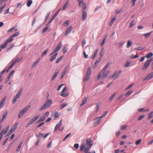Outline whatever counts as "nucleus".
Segmentation results:
<instances>
[{"label":"nucleus","instance_id":"1","mask_svg":"<svg viewBox=\"0 0 153 153\" xmlns=\"http://www.w3.org/2000/svg\"><path fill=\"white\" fill-rule=\"evenodd\" d=\"M93 145V142L91 139H88L87 140V142L86 143H82L80 146V151H83L85 153H91L88 151L89 149L91 148Z\"/></svg>","mask_w":153,"mask_h":153},{"label":"nucleus","instance_id":"2","mask_svg":"<svg viewBox=\"0 0 153 153\" xmlns=\"http://www.w3.org/2000/svg\"><path fill=\"white\" fill-rule=\"evenodd\" d=\"M52 104V101L51 100H48L45 102L43 105L40 108L39 110L42 111L45 108H49Z\"/></svg>","mask_w":153,"mask_h":153},{"label":"nucleus","instance_id":"3","mask_svg":"<svg viewBox=\"0 0 153 153\" xmlns=\"http://www.w3.org/2000/svg\"><path fill=\"white\" fill-rule=\"evenodd\" d=\"M22 88L20 89L18 93L14 97L12 100L13 103L14 104L16 101L17 99L22 94Z\"/></svg>","mask_w":153,"mask_h":153},{"label":"nucleus","instance_id":"4","mask_svg":"<svg viewBox=\"0 0 153 153\" xmlns=\"http://www.w3.org/2000/svg\"><path fill=\"white\" fill-rule=\"evenodd\" d=\"M39 115L35 116L33 118L28 122L27 124L26 127L27 128L30 125L36 121L39 118Z\"/></svg>","mask_w":153,"mask_h":153},{"label":"nucleus","instance_id":"5","mask_svg":"<svg viewBox=\"0 0 153 153\" xmlns=\"http://www.w3.org/2000/svg\"><path fill=\"white\" fill-rule=\"evenodd\" d=\"M121 70H117L115 71L111 77V79H115L117 78L122 72Z\"/></svg>","mask_w":153,"mask_h":153},{"label":"nucleus","instance_id":"6","mask_svg":"<svg viewBox=\"0 0 153 153\" xmlns=\"http://www.w3.org/2000/svg\"><path fill=\"white\" fill-rule=\"evenodd\" d=\"M62 46V42H60L58 44L57 47L55 48L54 50L51 53L50 56L54 54L55 53H57V52L59 51Z\"/></svg>","mask_w":153,"mask_h":153},{"label":"nucleus","instance_id":"7","mask_svg":"<svg viewBox=\"0 0 153 153\" xmlns=\"http://www.w3.org/2000/svg\"><path fill=\"white\" fill-rule=\"evenodd\" d=\"M62 46V42H60L58 44L57 47L55 48L54 50L51 53L50 56L54 54L55 53H57V52L59 51Z\"/></svg>","mask_w":153,"mask_h":153},{"label":"nucleus","instance_id":"8","mask_svg":"<svg viewBox=\"0 0 153 153\" xmlns=\"http://www.w3.org/2000/svg\"><path fill=\"white\" fill-rule=\"evenodd\" d=\"M86 9V7L84 5V7H83L82 10V20L83 21H85L86 19L87 16V13L85 11Z\"/></svg>","mask_w":153,"mask_h":153},{"label":"nucleus","instance_id":"9","mask_svg":"<svg viewBox=\"0 0 153 153\" xmlns=\"http://www.w3.org/2000/svg\"><path fill=\"white\" fill-rule=\"evenodd\" d=\"M153 60L152 58L148 60L144 64L142 69L143 70H146L149 66L150 63Z\"/></svg>","mask_w":153,"mask_h":153},{"label":"nucleus","instance_id":"10","mask_svg":"<svg viewBox=\"0 0 153 153\" xmlns=\"http://www.w3.org/2000/svg\"><path fill=\"white\" fill-rule=\"evenodd\" d=\"M101 72H102V75H101V78L102 79H105L106 78L109 73V71H102Z\"/></svg>","mask_w":153,"mask_h":153},{"label":"nucleus","instance_id":"11","mask_svg":"<svg viewBox=\"0 0 153 153\" xmlns=\"http://www.w3.org/2000/svg\"><path fill=\"white\" fill-rule=\"evenodd\" d=\"M66 90V87H65L62 91L60 95L61 96L63 97H65L68 96V93L67 92H65V91Z\"/></svg>","mask_w":153,"mask_h":153},{"label":"nucleus","instance_id":"12","mask_svg":"<svg viewBox=\"0 0 153 153\" xmlns=\"http://www.w3.org/2000/svg\"><path fill=\"white\" fill-rule=\"evenodd\" d=\"M72 30V26H70L66 29V32L65 33V36H68L71 32Z\"/></svg>","mask_w":153,"mask_h":153},{"label":"nucleus","instance_id":"13","mask_svg":"<svg viewBox=\"0 0 153 153\" xmlns=\"http://www.w3.org/2000/svg\"><path fill=\"white\" fill-rule=\"evenodd\" d=\"M102 118L101 117H97L94 120V125L95 126L98 125L100 122Z\"/></svg>","mask_w":153,"mask_h":153},{"label":"nucleus","instance_id":"14","mask_svg":"<svg viewBox=\"0 0 153 153\" xmlns=\"http://www.w3.org/2000/svg\"><path fill=\"white\" fill-rule=\"evenodd\" d=\"M18 125V123H16L15 124L13 125V126L11 127L10 130L11 131H12L13 133L17 128Z\"/></svg>","mask_w":153,"mask_h":153},{"label":"nucleus","instance_id":"15","mask_svg":"<svg viewBox=\"0 0 153 153\" xmlns=\"http://www.w3.org/2000/svg\"><path fill=\"white\" fill-rule=\"evenodd\" d=\"M62 120H61L60 121L56 124V126L55 127V129L54 130V132H55L61 126L62 124Z\"/></svg>","mask_w":153,"mask_h":153},{"label":"nucleus","instance_id":"16","mask_svg":"<svg viewBox=\"0 0 153 153\" xmlns=\"http://www.w3.org/2000/svg\"><path fill=\"white\" fill-rule=\"evenodd\" d=\"M153 77V72L150 73L145 79V80H148Z\"/></svg>","mask_w":153,"mask_h":153},{"label":"nucleus","instance_id":"17","mask_svg":"<svg viewBox=\"0 0 153 153\" xmlns=\"http://www.w3.org/2000/svg\"><path fill=\"white\" fill-rule=\"evenodd\" d=\"M40 60V58H38L37 59V60L36 61H35L34 62V63L32 65V68H33L35 67L36 66V65L39 62Z\"/></svg>","mask_w":153,"mask_h":153},{"label":"nucleus","instance_id":"18","mask_svg":"<svg viewBox=\"0 0 153 153\" xmlns=\"http://www.w3.org/2000/svg\"><path fill=\"white\" fill-rule=\"evenodd\" d=\"M58 55V53H56L52 56L50 59V61L51 62L55 59Z\"/></svg>","mask_w":153,"mask_h":153},{"label":"nucleus","instance_id":"19","mask_svg":"<svg viewBox=\"0 0 153 153\" xmlns=\"http://www.w3.org/2000/svg\"><path fill=\"white\" fill-rule=\"evenodd\" d=\"M59 72V71H58L57 72H55L54 73V75L51 78V81H53L56 78V77L57 75L58 74Z\"/></svg>","mask_w":153,"mask_h":153},{"label":"nucleus","instance_id":"20","mask_svg":"<svg viewBox=\"0 0 153 153\" xmlns=\"http://www.w3.org/2000/svg\"><path fill=\"white\" fill-rule=\"evenodd\" d=\"M68 48L66 45H64L63 47V53L65 54L68 51Z\"/></svg>","mask_w":153,"mask_h":153},{"label":"nucleus","instance_id":"21","mask_svg":"<svg viewBox=\"0 0 153 153\" xmlns=\"http://www.w3.org/2000/svg\"><path fill=\"white\" fill-rule=\"evenodd\" d=\"M30 107V105H28L21 111H22V112H23L24 114L28 110V109H29Z\"/></svg>","mask_w":153,"mask_h":153},{"label":"nucleus","instance_id":"22","mask_svg":"<svg viewBox=\"0 0 153 153\" xmlns=\"http://www.w3.org/2000/svg\"><path fill=\"white\" fill-rule=\"evenodd\" d=\"M30 107V105H28L21 111H22V112H23L24 114L28 110V109H29Z\"/></svg>","mask_w":153,"mask_h":153},{"label":"nucleus","instance_id":"23","mask_svg":"<svg viewBox=\"0 0 153 153\" xmlns=\"http://www.w3.org/2000/svg\"><path fill=\"white\" fill-rule=\"evenodd\" d=\"M116 16L115 17L112 18L111 19V21L109 23V25L111 26L112 25L113 23L114 22L115 20L116 19Z\"/></svg>","mask_w":153,"mask_h":153},{"label":"nucleus","instance_id":"24","mask_svg":"<svg viewBox=\"0 0 153 153\" xmlns=\"http://www.w3.org/2000/svg\"><path fill=\"white\" fill-rule=\"evenodd\" d=\"M50 48H47L45 51L42 54V56H43L45 55L48 52V51L50 49Z\"/></svg>","mask_w":153,"mask_h":153},{"label":"nucleus","instance_id":"25","mask_svg":"<svg viewBox=\"0 0 153 153\" xmlns=\"http://www.w3.org/2000/svg\"><path fill=\"white\" fill-rule=\"evenodd\" d=\"M88 97H85L83 100H82V104L80 105L81 106H82L84 105L86 102L87 100L88 99Z\"/></svg>","mask_w":153,"mask_h":153},{"label":"nucleus","instance_id":"26","mask_svg":"<svg viewBox=\"0 0 153 153\" xmlns=\"http://www.w3.org/2000/svg\"><path fill=\"white\" fill-rule=\"evenodd\" d=\"M9 127V126H8L5 130L4 129H3L1 132H2V133L4 134H5L8 130Z\"/></svg>","mask_w":153,"mask_h":153},{"label":"nucleus","instance_id":"27","mask_svg":"<svg viewBox=\"0 0 153 153\" xmlns=\"http://www.w3.org/2000/svg\"><path fill=\"white\" fill-rule=\"evenodd\" d=\"M132 44V42L130 40H129L127 43V48H129L130 47L131 45Z\"/></svg>","mask_w":153,"mask_h":153},{"label":"nucleus","instance_id":"28","mask_svg":"<svg viewBox=\"0 0 153 153\" xmlns=\"http://www.w3.org/2000/svg\"><path fill=\"white\" fill-rule=\"evenodd\" d=\"M91 68L90 67H89L88 68L86 74L90 76L91 74Z\"/></svg>","mask_w":153,"mask_h":153},{"label":"nucleus","instance_id":"29","mask_svg":"<svg viewBox=\"0 0 153 153\" xmlns=\"http://www.w3.org/2000/svg\"><path fill=\"white\" fill-rule=\"evenodd\" d=\"M69 0H67L66 3L65 4L63 7L62 9V10H64L66 9V8L67 5L69 3Z\"/></svg>","mask_w":153,"mask_h":153},{"label":"nucleus","instance_id":"30","mask_svg":"<svg viewBox=\"0 0 153 153\" xmlns=\"http://www.w3.org/2000/svg\"><path fill=\"white\" fill-rule=\"evenodd\" d=\"M27 5L28 7H30L32 3V1L31 0H27Z\"/></svg>","mask_w":153,"mask_h":153},{"label":"nucleus","instance_id":"31","mask_svg":"<svg viewBox=\"0 0 153 153\" xmlns=\"http://www.w3.org/2000/svg\"><path fill=\"white\" fill-rule=\"evenodd\" d=\"M153 56V54L152 52H150L149 53L147 54L146 56V57L147 58H149Z\"/></svg>","mask_w":153,"mask_h":153},{"label":"nucleus","instance_id":"32","mask_svg":"<svg viewBox=\"0 0 153 153\" xmlns=\"http://www.w3.org/2000/svg\"><path fill=\"white\" fill-rule=\"evenodd\" d=\"M6 99V97H4L0 102V105L3 106L4 105Z\"/></svg>","mask_w":153,"mask_h":153},{"label":"nucleus","instance_id":"33","mask_svg":"<svg viewBox=\"0 0 153 153\" xmlns=\"http://www.w3.org/2000/svg\"><path fill=\"white\" fill-rule=\"evenodd\" d=\"M135 23H136V22L134 20H133L131 22L130 24L129 25V27L131 28V27H132L135 24Z\"/></svg>","mask_w":153,"mask_h":153},{"label":"nucleus","instance_id":"34","mask_svg":"<svg viewBox=\"0 0 153 153\" xmlns=\"http://www.w3.org/2000/svg\"><path fill=\"white\" fill-rule=\"evenodd\" d=\"M15 72V71L14 70H12L10 73L9 76H8L7 79L8 80H9L10 79L11 76L13 75Z\"/></svg>","mask_w":153,"mask_h":153},{"label":"nucleus","instance_id":"35","mask_svg":"<svg viewBox=\"0 0 153 153\" xmlns=\"http://www.w3.org/2000/svg\"><path fill=\"white\" fill-rule=\"evenodd\" d=\"M152 31H151L149 33L144 34V35L145 36V38L146 39L148 37H149L150 34L152 33Z\"/></svg>","mask_w":153,"mask_h":153},{"label":"nucleus","instance_id":"36","mask_svg":"<svg viewBox=\"0 0 153 153\" xmlns=\"http://www.w3.org/2000/svg\"><path fill=\"white\" fill-rule=\"evenodd\" d=\"M106 37H104V38H103V40L100 43V45L101 46H103L104 45V44H105V41H106Z\"/></svg>","mask_w":153,"mask_h":153},{"label":"nucleus","instance_id":"37","mask_svg":"<svg viewBox=\"0 0 153 153\" xmlns=\"http://www.w3.org/2000/svg\"><path fill=\"white\" fill-rule=\"evenodd\" d=\"M110 65V63L109 62H108L107 64L103 68L102 71H106V70L107 69L108 67Z\"/></svg>","mask_w":153,"mask_h":153},{"label":"nucleus","instance_id":"38","mask_svg":"<svg viewBox=\"0 0 153 153\" xmlns=\"http://www.w3.org/2000/svg\"><path fill=\"white\" fill-rule=\"evenodd\" d=\"M13 40V39L12 38V37L11 36V37H10V38L8 39L5 42L7 43V44H8V43L11 42Z\"/></svg>","mask_w":153,"mask_h":153},{"label":"nucleus","instance_id":"39","mask_svg":"<svg viewBox=\"0 0 153 153\" xmlns=\"http://www.w3.org/2000/svg\"><path fill=\"white\" fill-rule=\"evenodd\" d=\"M98 51V50H96V51H95V52L94 53L93 56L92 57V58L93 59H94L95 58V57H96L97 55Z\"/></svg>","mask_w":153,"mask_h":153},{"label":"nucleus","instance_id":"40","mask_svg":"<svg viewBox=\"0 0 153 153\" xmlns=\"http://www.w3.org/2000/svg\"><path fill=\"white\" fill-rule=\"evenodd\" d=\"M131 64V62H128V61H127L126 63H125L124 67L125 68H128L129 67V65Z\"/></svg>","mask_w":153,"mask_h":153},{"label":"nucleus","instance_id":"41","mask_svg":"<svg viewBox=\"0 0 153 153\" xmlns=\"http://www.w3.org/2000/svg\"><path fill=\"white\" fill-rule=\"evenodd\" d=\"M20 61V59H19H19L18 58H17L14 61H13V63H12V64L13 65H14L16 63V62H19Z\"/></svg>","mask_w":153,"mask_h":153},{"label":"nucleus","instance_id":"42","mask_svg":"<svg viewBox=\"0 0 153 153\" xmlns=\"http://www.w3.org/2000/svg\"><path fill=\"white\" fill-rule=\"evenodd\" d=\"M24 114L23 113L22 111H21L18 114V118H20Z\"/></svg>","mask_w":153,"mask_h":153},{"label":"nucleus","instance_id":"43","mask_svg":"<svg viewBox=\"0 0 153 153\" xmlns=\"http://www.w3.org/2000/svg\"><path fill=\"white\" fill-rule=\"evenodd\" d=\"M7 111H6L5 112L4 114H3L2 118L3 119H4L6 117L7 115Z\"/></svg>","mask_w":153,"mask_h":153},{"label":"nucleus","instance_id":"44","mask_svg":"<svg viewBox=\"0 0 153 153\" xmlns=\"http://www.w3.org/2000/svg\"><path fill=\"white\" fill-rule=\"evenodd\" d=\"M78 1L79 3H80L81 4H82V5L83 7H84V5H85L86 7V4L83 2V1L82 0H79Z\"/></svg>","mask_w":153,"mask_h":153},{"label":"nucleus","instance_id":"45","mask_svg":"<svg viewBox=\"0 0 153 153\" xmlns=\"http://www.w3.org/2000/svg\"><path fill=\"white\" fill-rule=\"evenodd\" d=\"M133 91H128L125 94V96L128 97L132 93Z\"/></svg>","mask_w":153,"mask_h":153},{"label":"nucleus","instance_id":"46","mask_svg":"<svg viewBox=\"0 0 153 153\" xmlns=\"http://www.w3.org/2000/svg\"><path fill=\"white\" fill-rule=\"evenodd\" d=\"M43 135V134L41 133H39L38 135H36V136L38 138L40 139L42 138V136Z\"/></svg>","mask_w":153,"mask_h":153},{"label":"nucleus","instance_id":"47","mask_svg":"<svg viewBox=\"0 0 153 153\" xmlns=\"http://www.w3.org/2000/svg\"><path fill=\"white\" fill-rule=\"evenodd\" d=\"M55 17H54V16H53L52 18L50 19L48 22V23L46 25H48L49 24H50L52 22V21L54 20V18Z\"/></svg>","mask_w":153,"mask_h":153},{"label":"nucleus","instance_id":"48","mask_svg":"<svg viewBox=\"0 0 153 153\" xmlns=\"http://www.w3.org/2000/svg\"><path fill=\"white\" fill-rule=\"evenodd\" d=\"M62 56H61L58 59H57L56 61V63H58L62 59Z\"/></svg>","mask_w":153,"mask_h":153},{"label":"nucleus","instance_id":"49","mask_svg":"<svg viewBox=\"0 0 153 153\" xmlns=\"http://www.w3.org/2000/svg\"><path fill=\"white\" fill-rule=\"evenodd\" d=\"M90 76L86 74L85 77L84 78V79L85 81H88L90 78Z\"/></svg>","mask_w":153,"mask_h":153},{"label":"nucleus","instance_id":"50","mask_svg":"<svg viewBox=\"0 0 153 153\" xmlns=\"http://www.w3.org/2000/svg\"><path fill=\"white\" fill-rule=\"evenodd\" d=\"M139 56L137 54L136 55H132L131 56L130 58L131 59H134L135 58H136L139 57Z\"/></svg>","mask_w":153,"mask_h":153},{"label":"nucleus","instance_id":"51","mask_svg":"<svg viewBox=\"0 0 153 153\" xmlns=\"http://www.w3.org/2000/svg\"><path fill=\"white\" fill-rule=\"evenodd\" d=\"M142 140L141 139L137 140L135 142V144L136 145H139L141 142Z\"/></svg>","mask_w":153,"mask_h":153},{"label":"nucleus","instance_id":"52","mask_svg":"<svg viewBox=\"0 0 153 153\" xmlns=\"http://www.w3.org/2000/svg\"><path fill=\"white\" fill-rule=\"evenodd\" d=\"M7 45V43L5 42L4 44L1 46V48L2 49H4L6 47Z\"/></svg>","mask_w":153,"mask_h":153},{"label":"nucleus","instance_id":"53","mask_svg":"<svg viewBox=\"0 0 153 153\" xmlns=\"http://www.w3.org/2000/svg\"><path fill=\"white\" fill-rule=\"evenodd\" d=\"M19 34V33L18 32H16L14 33L13 35L11 36L12 37H13L16 36H18Z\"/></svg>","mask_w":153,"mask_h":153},{"label":"nucleus","instance_id":"54","mask_svg":"<svg viewBox=\"0 0 153 153\" xmlns=\"http://www.w3.org/2000/svg\"><path fill=\"white\" fill-rule=\"evenodd\" d=\"M14 46V44H11V46L9 48H8L7 50V51H8L9 50L11 49Z\"/></svg>","mask_w":153,"mask_h":153},{"label":"nucleus","instance_id":"55","mask_svg":"<svg viewBox=\"0 0 153 153\" xmlns=\"http://www.w3.org/2000/svg\"><path fill=\"white\" fill-rule=\"evenodd\" d=\"M61 8H60L54 14V15L53 16L54 17H56V16H57V14L59 13V12Z\"/></svg>","mask_w":153,"mask_h":153},{"label":"nucleus","instance_id":"56","mask_svg":"<svg viewBox=\"0 0 153 153\" xmlns=\"http://www.w3.org/2000/svg\"><path fill=\"white\" fill-rule=\"evenodd\" d=\"M86 44V41H85V39H84L83 40L82 42V47H83Z\"/></svg>","mask_w":153,"mask_h":153},{"label":"nucleus","instance_id":"57","mask_svg":"<svg viewBox=\"0 0 153 153\" xmlns=\"http://www.w3.org/2000/svg\"><path fill=\"white\" fill-rule=\"evenodd\" d=\"M49 114V112L48 111H47L44 114L43 116L45 117V118L46 117H48Z\"/></svg>","mask_w":153,"mask_h":153},{"label":"nucleus","instance_id":"58","mask_svg":"<svg viewBox=\"0 0 153 153\" xmlns=\"http://www.w3.org/2000/svg\"><path fill=\"white\" fill-rule=\"evenodd\" d=\"M5 6L6 4H5L3 6L0 7V13L1 12Z\"/></svg>","mask_w":153,"mask_h":153},{"label":"nucleus","instance_id":"59","mask_svg":"<svg viewBox=\"0 0 153 153\" xmlns=\"http://www.w3.org/2000/svg\"><path fill=\"white\" fill-rule=\"evenodd\" d=\"M48 27H45V28H44L43 30L42 33H43L45 32L48 30Z\"/></svg>","mask_w":153,"mask_h":153},{"label":"nucleus","instance_id":"60","mask_svg":"<svg viewBox=\"0 0 153 153\" xmlns=\"http://www.w3.org/2000/svg\"><path fill=\"white\" fill-rule=\"evenodd\" d=\"M124 43H125V42H124V41H123L120 42H119V47H121V46Z\"/></svg>","mask_w":153,"mask_h":153},{"label":"nucleus","instance_id":"61","mask_svg":"<svg viewBox=\"0 0 153 153\" xmlns=\"http://www.w3.org/2000/svg\"><path fill=\"white\" fill-rule=\"evenodd\" d=\"M68 104L65 103L63 104L61 106V109H62L66 107L68 105Z\"/></svg>","mask_w":153,"mask_h":153},{"label":"nucleus","instance_id":"62","mask_svg":"<svg viewBox=\"0 0 153 153\" xmlns=\"http://www.w3.org/2000/svg\"><path fill=\"white\" fill-rule=\"evenodd\" d=\"M74 147L76 149H77L79 147V144L78 143H76L74 145Z\"/></svg>","mask_w":153,"mask_h":153},{"label":"nucleus","instance_id":"63","mask_svg":"<svg viewBox=\"0 0 153 153\" xmlns=\"http://www.w3.org/2000/svg\"><path fill=\"white\" fill-rule=\"evenodd\" d=\"M116 94V93H114V94H113L111 96V97H110V101H111L112 99H113V98L115 96V95Z\"/></svg>","mask_w":153,"mask_h":153},{"label":"nucleus","instance_id":"64","mask_svg":"<svg viewBox=\"0 0 153 153\" xmlns=\"http://www.w3.org/2000/svg\"><path fill=\"white\" fill-rule=\"evenodd\" d=\"M103 49H104V48H102V49L101 50V52L100 53V54L101 57L103 55Z\"/></svg>","mask_w":153,"mask_h":153}]
</instances>
